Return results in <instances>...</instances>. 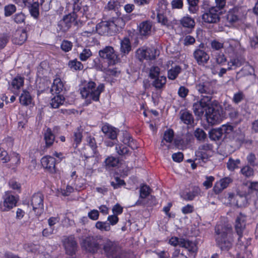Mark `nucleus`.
<instances>
[{"mask_svg": "<svg viewBox=\"0 0 258 258\" xmlns=\"http://www.w3.org/2000/svg\"><path fill=\"white\" fill-rule=\"evenodd\" d=\"M214 238L216 246L221 251H229L232 247L234 241L232 228L225 225H217Z\"/></svg>", "mask_w": 258, "mask_h": 258, "instance_id": "1", "label": "nucleus"}, {"mask_svg": "<svg viewBox=\"0 0 258 258\" xmlns=\"http://www.w3.org/2000/svg\"><path fill=\"white\" fill-rule=\"evenodd\" d=\"M104 89V84H100L96 86L94 82L89 81L81 89L80 93L83 98L97 101L99 100L100 95Z\"/></svg>", "mask_w": 258, "mask_h": 258, "instance_id": "2", "label": "nucleus"}, {"mask_svg": "<svg viewBox=\"0 0 258 258\" xmlns=\"http://www.w3.org/2000/svg\"><path fill=\"white\" fill-rule=\"evenodd\" d=\"M101 246H102L104 253L108 258H128L125 253L117 255V253L119 250L118 246L114 241L108 238L103 239L102 238Z\"/></svg>", "mask_w": 258, "mask_h": 258, "instance_id": "3", "label": "nucleus"}, {"mask_svg": "<svg viewBox=\"0 0 258 258\" xmlns=\"http://www.w3.org/2000/svg\"><path fill=\"white\" fill-rule=\"evenodd\" d=\"M101 236H88L83 239L81 245L86 251L95 253L101 249Z\"/></svg>", "mask_w": 258, "mask_h": 258, "instance_id": "4", "label": "nucleus"}, {"mask_svg": "<svg viewBox=\"0 0 258 258\" xmlns=\"http://www.w3.org/2000/svg\"><path fill=\"white\" fill-rule=\"evenodd\" d=\"M205 117L209 124H219L222 120V110L218 106L211 104L206 109Z\"/></svg>", "mask_w": 258, "mask_h": 258, "instance_id": "5", "label": "nucleus"}, {"mask_svg": "<svg viewBox=\"0 0 258 258\" xmlns=\"http://www.w3.org/2000/svg\"><path fill=\"white\" fill-rule=\"evenodd\" d=\"M99 56L103 59H106L109 66H113L117 64L120 61L117 52L113 47L107 46L99 51Z\"/></svg>", "mask_w": 258, "mask_h": 258, "instance_id": "6", "label": "nucleus"}, {"mask_svg": "<svg viewBox=\"0 0 258 258\" xmlns=\"http://www.w3.org/2000/svg\"><path fill=\"white\" fill-rule=\"evenodd\" d=\"M212 96H202V98L199 101L195 102L193 104L192 109L196 115L202 116L206 112V109L211 104Z\"/></svg>", "mask_w": 258, "mask_h": 258, "instance_id": "7", "label": "nucleus"}, {"mask_svg": "<svg viewBox=\"0 0 258 258\" xmlns=\"http://www.w3.org/2000/svg\"><path fill=\"white\" fill-rule=\"evenodd\" d=\"M222 12H219L214 7H210L205 10L202 16L203 21L208 24L217 23L220 20V16Z\"/></svg>", "mask_w": 258, "mask_h": 258, "instance_id": "8", "label": "nucleus"}, {"mask_svg": "<svg viewBox=\"0 0 258 258\" xmlns=\"http://www.w3.org/2000/svg\"><path fill=\"white\" fill-rule=\"evenodd\" d=\"M17 200L15 196L9 192H5L0 202V211L7 212L16 206Z\"/></svg>", "mask_w": 258, "mask_h": 258, "instance_id": "9", "label": "nucleus"}, {"mask_svg": "<svg viewBox=\"0 0 258 258\" xmlns=\"http://www.w3.org/2000/svg\"><path fill=\"white\" fill-rule=\"evenodd\" d=\"M62 242L66 253L73 256L77 250L78 245L75 237L73 235L64 236Z\"/></svg>", "mask_w": 258, "mask_h": 258, "instance_id": "10", "label": "nucleus"}, {"mask_svg": "<svg viewBox=\"0 0 258 258\" xmlns=\"http://www.w3.org/2000/svg\"><path fill=\"white\" fill-rule=\"evenodd\" d=\"M246 216L241 213L237 216L234 225V229L238 236V241H241V238L243 237V231L246 227Z\"/></svg>", "mask_w": 258, "mask_h": 258, "instance_id": "11", "label": "nucleus"}, {"mask_svg": "<svg viewBox=\"0 0 258 258\" xmlns=\"http://www.w3.org/2000/svg\"><path fill=\"white\" fill-rule=\"evenodd\" d=\"M44 196L41 192L34 194L31 199V205L33 210L38 214H40L43 210Z\"/></svg>", "mask_w": 258, "mask_h": 258, "instance_id": "12", "label": "nucleus"}, {"mask_svg": "<svg viewBox=\"0 0 258 258\" xmlns=\"http://www.w3.org/2000/svg\"><path fill=\"white\" fill-rule=\"evenodd\" d=\"M196 89L200 94H205L206 96H211L214 93L212 82L208 80L202 79L196 86Z\"/></svg>", "mask_w": 258, "mask_h": 258, "instance_id": "13", "label": "nucleus"}, {"mask_svg": "<svg viewBox=\"0 0 258 258\" xmlns=\"http://www.w3.org/2000/svg\"><path fill=\"white\" fill-rule=\"evenodd\" d=\"M232 182L233 179L230 177L227 176L222 178L216 181L213 187V191L216 195H219L227 188Z\"/></svg>", "mask_w": 258, "mask_h": 258, "instance_id": "14", "label": "nucleus"}, {"mask_svg": "<svg viewBox=\"0 0 258 258\" xmlns=\"http://www.w3.org/2000/svg\"><path fill=\"white\" fill-rule=\"evenodd\" d=\"M41 163L44 168L51 173L56 172V160L50 156H45L41 159Z\"/></svg>", "mask_w": 258, "mask_h": 258, "instance_id": "15", "label": "nucleus"}, {"mask_svg": "<svg viewBox=\"0 0 258 258\" xmlns=\"http://www.w3.org/2000/svg\"><path fill=\"white\" fill-rule=\"evenodd\" d=\"M180 242V247L184 248L188 252L189 254L197 255L198 251V243L184 238Z\"/></svg>", "mask_w": 258, "mask_h": 258, "instance_id": "16", "label": "nucleus"}, {"mask_svg": "<svg viewBox=\"0 0 258 258\" xmlns=\"http://www.w3.org/2000/svg\"><path fill=\"white\" fill-rule=\"evenodd\" d=\"M179 24L184 29L186 34L191 33L195 27V20L189 16L182 17L179 21Z\"/></svg>", "mask_w": 258, "mask_h": 258, "instance_id": "17", "label": "nucleus"}, {"mask_svg": "<svg viewBox=\"0 0 258 258\" xmlns=\"http://www.w3.org/2000/svg\"><path fill=\"white\" fill-rule=\"evenodd\" d=\"M193 55L199 65L204 66L207 63L210 58L209 54L205 50L200 48L196 49Z\"/></svg>", "mask_w": 258, "mask_h": 258, "instance_id": "18", "label": "nucleus"}, {"mask_svg": "<svg viewBox=\"0 0 258 258\" xmlns=\"http://www.w3.org/2000/svg\"><path fill=\"white\" fill-rule=\"evenodd\" d=\"M202 190L198 185H192L190 189L183 194V199L186 201H193L195 198L199 196H202Z\"/></svg>", "mask_w": 258, "mask_h": 258, "instance_id": "19", "label": "nucleus"}, {"mask_svg": "<svg viewBox=\"0 0 258 258\" xmlns=\"http://www.w3.org/2000/svg\"><path fill=\"white\" fill-rule=\"evenodd\" d=\"M213 150V146L210 144H204L199 146L197 154L202 159H208L211 156Z\"/></svg>", "mask_w": 258, "mask_h": 258, "instance_id": "20", "label": "nucleus"}, {"mask_svg": "<svg viewBox=\"0 0 258 258\" xmlns=\"http://www.w3.org/2000/svg\"><path fill=\"white\" fill-rule=\"evenodd\" d=\"M245 197L233 192L228 193V200L231 206L241 207L244 205Z\"/></svg>", "mask_w": 258, "mask_h": 258, "instance_id": "21", "label": "nucleus"}, {"mask_svg": "<svg viewBox=\"0 0 258 258\" xmlns=\"http://www.w3.org/2000/svg\"><path fill=\"white\" fill-rule=\"evenodd\" d=\"M96 30L98 34L101 35L110 34L112 32V28L109 21L98 23L96 26Z\"/></svg>", "mask_w": 258, "mask_h": 258, "instance_id": "22", "label": "nucleus"}, {"mask_svg": "<svg viewBox=\"0 0 258 258\" xmlns=\"http://www.w3.org/2000/svg\"><path fill=\"white\" fill-rule=\"evenodd\" d=\"M24 78L21 76H17L14 78L10 84L9 89L14 93H17L24 85Z\"/></svg>", "mask_w": 258, "mask_h": 258, "instance_id": "23", "label": "nucleus"}, {"mask_svg": "<svg viewBox=\"0 0 258 258\" xmlns=\"http://www.w3.org/2000/svg\"><path fill=\"white\" fill-rule=\"evenodd\" d=\"M101 130L107 138L112 140H114L116 139L118 130L112 126L108 124H104L102 127Z\"/></svg>", "mask_w": 258, "mask_h": 258, "instance_id": "24", "label": "nucleus"}, {"mask_svg": "<svg viewBox=\"0 0 258 258\" xmlns=\"http://www.w3.org/2000/svg\"><path fill=\"white\" fill-rule=\"evenodd\" d=\"M180 119L185 124L192 125L194 123V117L191 112L187 109L180 111Z\"/></svg>", "mask_w": 258, "mask_h": 258, "instance_id": "25", "label": "nucleus"}, {"mask_svg": "<svg viewBox=\"0 0 258 258\" xmlns=\"http://www.w3.org/2000/svg\"><path fill=\"white\" fill-rule=\"evenodd\" d=\"M33 101V98L29 92L26 90H23L19 97V101L21 105L28 106L31 104Z\"/></svg>", "mask_w": 258, "mask_h": 258, "instance_id": "26", "label": "nucleus"}, {"mask_svg": "<svg viewBox=\"0 0 258 258\" xmlns=\"http://www.w3.org/2000/svg\"><path fill=\"white\" fill-rule=\"evenodd\" d=\"M112 32H115L118 30V28H121L125 25V22L122 18H113L109 21Z\"/></svg>", "mask_w": 258, "mask_h": 258, "instance_id": "27", "label": "nucleus"}, {"mask_svg": "<svg viewBox=\"0 0 258 258\" xmlns=\"http://www.w3.org/2000/svg\"><path fill=\"white\" fill-rule=\"evenodd\" d=\"M120 51L121 53L125 55L128 54L132 49L131 43L128 37H124L120 41Z\"/></svg>", "mask_w": 258, "mask_h": 258, "instance_id": "28", "label": "nucleus"}, {"mask_svg": "<svg viewBox=\"0 0 258 258\" xmlns=\"http://www.w3.org/2000/svg\"><path fill=\"white\" fill-rule=\"evenodd\" d=\"M94 68L98 71H105L106 73L109 76L117 77L120 74V71L117 70V68L114 69H106L100 63H95Z\"/></svg>", "mask_w": 258, "mask_h": 258, "instance_id": "29", "label": "nucleus"}, {"mask_svg": "<svg viewBox=\"0 0 258 258\" xmlns=\"http://www.w3.org/2000/svg\"><path fill=\"white\" fill-rule=\"evenodd\" d=\"M44 138L47 148L51 147L54 141L55 137L50 128H47L44 133Z\"/></svg>", "mask_w": 258, "mask_h": 258, "instance_id": "30", "label": "nucleus"}, {"mask_svg": "<svg viewBox=\"0 0 258 258\" xmlns=\"http://www.w3.org/2000/svg\"><path fill=\"white\" fill-rule=\"evenodd\" d=\"M27 35L25 30L18 31L15 34L14 43L18 45H22L27 39Z\"/></svg>", "mask_w": 258, "mask_h": 258, "instance_id": "31", "label": "nucleus"}, {"mask_svg": "<svg viewBox=\"0 0 258 258\" xmlns=\"http://www.w3.org/2000/svg\"><path fill=\"white\" fill-rule=\"evenodd\" d=\"M166 82V77L164 76H161L154 79L152 85L156 90H160L165 87Z\"/></svg>", "mask_w": 258, "mask_h": 258, "instance_id": "32", "label": "nucleus"}, {"mask_svg": "<svg viewBox=\"0 0 258 258\" xmlns=\"http://www.w3.org/2000/svg\"><path fill=\"white\" fill-rule=\"evenodd\" d=\"M64 89V85L60 78H56L54 80L51 91L55 94H59L62 92Z\"/></svg>", "mask_w": 258, "mask_h": 258, "instance_id": "33", "label": "nucleus"}, {"mask_svg": "<svg viewBox=\"0 0 258 258\" xmlns=\"http://www.w3.org/2000/svg\"><path fill=\"white\" fill-rule=\"evenodd\" d=\"M246 99L244 93L242 90H238L233 94L232 98V102L236 105H238Z\"/></svg>", "mask_w": 258, "mask_h": 258, "instance_id": "34", "label": "nucleus"}, {"mask_svg": "<svg viewBox=\"0 0 258 258\" xmlns=\"http://www.w3.org/2000/svg\"><path fill=\"white\" fill-rule=\"evenodd\" d=\"M181 71V68L178 66H175L169 69L167 72V77L169 80H174L177 78Z\"/></svg>", "mask_w": 258, "mask_h": 258, "instance_id": "35", "label": "nucleus"}, {"mask_svg": "<svg viewBox=\"0 0 258 258\" xmlns=\"http://www.w3.org/2000/svg\"><path fill=\"white\" fill-rule=\"evenodd\" d=\"M223 135L221 128H214L209 132V138L211 140L219 141Z\"/></svg>", "mask_w": 258, "mask_h": 258, "instance_id": "36", "label": "nucleus"}, {"mask_svg": "<svg viewBox=\"0 0 258 258\" xmlns=\"http://www.w3.org/2000/svg\"><path fill=\"white\" fill-rule=\"evenodd\" d=\"M188 3V9L190 14H196L199 9V0H187Z\"/></svg>", "mask_w": 258, "mask_h": 258, "instance_id": "37", "label": "nucleus"}, {"mask_svg": "<svg viewBox=\"0 0 258 258\" xmlns=\"http://www.w3.org/2000/svg\"><path fill=\"white\" fill-rule=\"evenodd\" d=\"M64 100V98L62 96L56 95L51 99L50 104L52 108H57L63 104Z\"/></svg>", "mask_w": 258, "mask_h": 258, "instance_id": "38", "label": "nucleus"}, {"mask_svg": "<svg viewBox=\"0 0 258 258\" xmlns=\"http://www.w3.org/2000/svg\"><path fill=\"white\" fill-rule=\"evenodd\" d=\"M240 163V160L239 159H233L231 157L229 158L227 163V168L231 171H233L235 169L238 168V165Z\"/></svg>", "mask_w": 258, "mask_h": 258, "instance_id": "39", "label": "nucleus"}, {"mask_svg": "<svg viewBox=\"0 0 258 258\" xmlns=\"http://www.w3.org/2000/svg\"><path fill=\"white\" fill-rule=\"evenodd\" d=\"M225 110L228 112L229 117L231 119L237 118L239 115L238 110L231 104H228L225 107Z\"/></svg>", "mask_w": 258, "mask_h": 258, "instance_id": "40", "label": "nucleus"}, {"mask_svg": "<svg viewBox=\"0 0 258 258\" xmlns=\"http://www.w3.org/2000/svg\"><path fill=\"white\" fill-rule=\"evenodd\" d=\"M69 67L74 71H79L83 69V64L77 59L70 60L68 62Z\"/></svg>", "mask_w": 258, "mask_h": 258, "instance_id": "41", "label": "nucleus"}, {"mask_svg": "<svg viewBox=\"0 0 258 258\" xmlns=\"http://www.w3.org/2000/svg\"><path fill=\"white\" fill-rule=\"evenodd\" d=\"M87 141L88 143V145L89 147H90L92 151V155L90 156H86V158H88L89 157H91V156H93L95 154H96L97 151H96V143L95 141V140L94 138L91 137H89L87 138Z\"/></svg>", "mask_w": 258, "mask_h": 258, "instance_id": "42", "label": "nucleus"}, {"mask_svg": "<svg viewBox=\"0 0 258 258\" xmlns=\"http://www.w3.org/2000/svg\"><path fill=\"white\" fill-rule=\"evenodd\" d=\"M167 13H162V12H157V19L158 23H161L162 25L168 26V20L166 16Z\"/></svg>", "mask_w": 258, "mask_h": 258, "instance_id": "43", "label": "nucleus"}, {"mask_svg": "<svg viewBox=\"0 0 258 258\" xmlns=\"http://www.w3.org/2000/svg\"><path fill=\"white\" fill-rule=\"evenodd\" d=\"M118 162V159L113 156L108 157L104 161L105 165L107 168L115 167L117 165Z\"/></svg>", "mask_w": 258, "mask_h": 258, "instance_id": "44", "label": "nucleus"}, {"mask_svg": "<svg viewBox=\"0 0 258 258\" xmlns=\"http://www.w3.org/2000/svg\"><path fill=\"white\" fill-rule=\"evenodd\" d=\"M158 55L159 53L154 47L146 48V59L154 60Z\"/></svg>", "mask_w": 258, "mask_h": 258, "instance_id": "45", "label": "nucleus"}, {"mask_svg": "<svg viewBox=\"0 0 258 258\" xmlns=\"http://www.w3.org/2000/svg\"><path fill=\"white\" fill-rule=\"evenodd\" d=\"M174 138V132L171 128H169L165 131L163 136V139L161 143L163 142V140L165 141L167 143H171L173 141Z\"/></svg>", "mask_w": 258, "mask_h": 258, "instance_id": "46", "label": "nucleus"}, {"mask_svg": "<svg viewBox=\"0 0 258 258\" xmlns=\"http://www.w3.org/2000/svg\"><path fill=\"white\" fill-rule=\"evenodd\" d=\"M145 188L144 185L141 186L140 189V197L139 200L136 202L135 206H143L145 204Z\"/></svg>", "mask_w": 258, "mask_h": 258, "instance_id": "47", "label": "nucleus"}, {"mask_svg": "<svg viewBox=\"0 0 258 258\" xmlns=\"http://www.w3.org/2000/svg\"><path fill=\"white\" fill-rule=\"evenodd\" d=\"M169 4L167 0H159L158 3V8L157 12H162V13H167L169 12L167 9V6Z\"/></svg>", "mask_w": 258, "mask_h": 258, "instance_id": "48", "label": "nucleus"}, {"mask_svg": "<svg viewBox=\"0 0 258 258\" xmlns=\"http://www.w3.org/2000/svg\"><path fill=\"white\" fill-rule=\"evenodd\" d=\"M240 173L246 177H249L253 175L254 170L248 165H245L241 168Z\"/></svg>", "mask_w": 258, "mask_h": 258, "instance_id": "49", "label": "nucleus"}, {"mask_svg": "<svg viewBox=\"0 0 258 258\" xmlns=\"http://www.w3.org/2000/svg\"><path fill=\"white\" fill-rule=\"evenodd\" d=\"M160 73V69L157 66H152L149 70V77L151 79H154L158 77Z\"/></svg>", "mask_w": 258, "mask_h": 258, "instance_id": "50", "label": "nucleus"}, {"mask_svg": "<svg viewBox=\"0 0 258 258\" xmlns=\"http://www.w3.org/2000/svg\"><path fill=\"white\" fill-rule=\"evenodd\" d=\"M92 55V52L89 48H84L79 54V58L81 61H85Z\"/></svg>", "mask_w": 258, "mask_h": 258, "instance_id": "51", "label": "nucleus"}, {"mask_svg": "<svg viewBox=\"0 0 258 258\" xmlns=\"http://www.w3.org/2000/svg\"><path fill=\"white\" fill-rule=\"evenodd\" d=\"M39 5L37 3H34L31 6L27 7L29 9L30 13L32 16L36 18L39 15Z\"/></svg>", "mask_w": 258, "mask_h": 258, "instance_id": "52", "label": "nucleus"}, {"mask_svg": "<svg viewBox=\"0 0 258 258\" xmlns=\"http://www.w3.org/2000/svg\"><path fill=\"white\" fill-rule=\"evenodd\" d=\"M117 153L120 156H125L128 154L129 150L123 145H117L115 147Z\"/></svg>", "mask_w": 258, "mask_h": 258, "instance_id": "53", "label": "nucleus"}, {"mask_svg": "<svg viewBox=\"0 0 258 258\" xmlns=\"http://www.w3.org/2000/svg\"><path fill=\"white\" fill-rule=\"evenodd\" d=\"M95 227L101 231H108L110 230V226L106 222L98 221L95 224Z\"/></svg>", "mask_w": 258, "mask_h": 258, "instance_id": "54", "label": "nucleus"}, {"mask_svg": "<svg viewBox=\"0 0 258 258\" xmlns=\"http://www.w3.org/2000/svg\"><path fill=\"white\" fill-rule=\"evenodd\" d=\"M195 137L198 140L203 141L207 137V134L205 131L200 128H197L194 132Z\"/></svg>", "mask_w": 258, "mask_h": 258, "instance_id": "55", "label": "nucleus"}, {"mask_svg": "<svg viewBox=\"0 0 258 258\" xmlns=\"http://www.w3.org/2000/svg\"><path fill=\"white\" fill-rule=\"evenodd\" d=\"M122 142L124 144H127L133 149L137 148V146L134 145V140L131 136L127 134L124 135Z\"/></svg>", "mask_w": 258, "mask_h": 258, "instance_id": "56", "label": "nucleus"}, {"mask_svg": "<svg viewBox=\"0 0 258 258\" xmlns=\"http://www.w3.org/2000/svg\"><path fill=\"white\" fill-rule=\"evenodd\" d=\"M228 64L229 67L227 69L230 70L240 67L242 64L241 61L238 58H233L228 62Z\"/></svg>", "mask_w": 258, "mask_h": 258, "instance_id": "57", "label": "nucleus"}, {"mask_svg": "<svg viewBox=\"0 0 258 258\" xmlns=\"http://www.w3.org/2000/svg\"><path fill=\"white\" fill-rule=\"evenodd\" d=\"M5 15L6 17L11 16L16 11V7L14 5L10 4L6 6L4 8Z\"/></svg>", "mask_w": 258, "mask_h": 258, "instance_id": "58", "label": "nucleus"}, {"mask_svg": "<svg viewBox=\"0 0 258 258\" xmlns=\"http://www.w3.org/2000/svg\"><path fill=\"white\" fill-rule=\"evenodd\" d=\"M214 180L215 177L213 176H206V180L203 182V185L206 189H209L212 187Z\"/></svg>", "mask_w": 258, "mask_h": 258, "instance_id": "59", "label": "nucleus"}, {"mask_svg": "<svg viewBox=\"0 0 258 258\" xmlns=\"http://www.w3.org/2000/svg\"><path fill=\"white\" fill-rule=\"evenodd\" d=\"M184 238H178L176 236L171 237L169 240V244L172 246L176 247L179 246L180 247V242L182 241L181 239H183Z\"/></svg>", "mask_w": 258, "mask_h": 258, "instance_id": "60", "label": "nucleus"}, {"mask_svg": "<svg viewBox=\"0 0 258 258\" xmlns=\"http://www.w3.org/2000/svg\"><path fill=\"white\" fill-rule=\"evenodd\" d=\"M74 142L77 146L80 144L82 139V133L80 129L78 128L74 134Z\"/></svg>", "mask_w": 258, "mask_h": 258, "instance_id": "61", "label": "nucleus"}, {"mask_svg": "<svg viewBox=\"0 0 258 258\" xmlns=\"http://www.w3.org/2000/svg\"><path fill=\"white\" fill-rule=\"evenodd\" d=\"M136 58L141 62H143L145 59V49L142 48L137 50L136 53Z\"/></svg>", "mask_w": 258, "mask_h": 258, "instance_id": "62", "label": "nucleus"}, {"mask_svg": "<svg viewBox=\"0 0 258 258\" xmlns=\"http://www.w3.org/2000/svg\"><path fill=\"white\" fill-rule=\"evenodd\" d=\"M120 6V3L117 1H115L114 0H111L109 1L107 6L105 7V9H108V10H112L117 9Z\"/></svg>", "mask_w": 258, "mask_h": 258, "instance_id": "63", "label": "nucleus"}, {"mask_svg": "<svg viewBox=\"0 0 258 258\" xmlns=\"http://www.w3.org/2000/svg\"><path fill=\"white\" fill-rule=\"evenodd\" d=\"M248 192L254 193L258 198V182H252L248 187Z\"/></svg>", "mask_w": 258, "mask_h": 258, "instance_id": "64", "label": "nucleus"}]
</instances>
